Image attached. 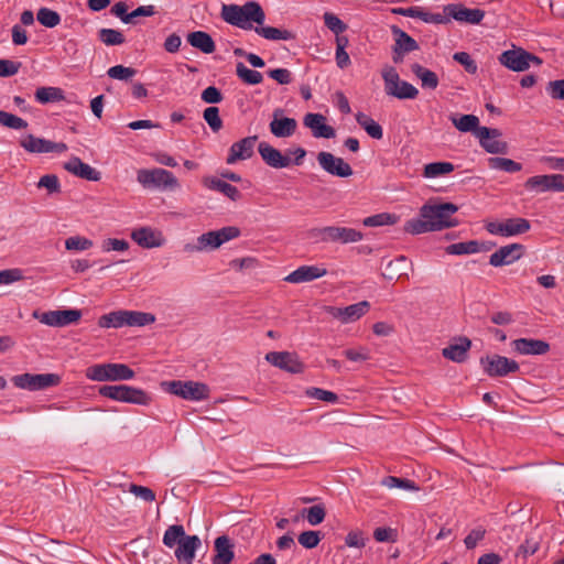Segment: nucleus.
<instances>
[{
  "label": "nucleus",
  "mask_w": 564,
  "mask_h": 564,
  "mask_svg": "<svg viewBox=\"0 0 564 564\" xmlns=\"http://www.w3.org/2000/svg\"><path fill=\"white\" fill-rule=\"evenodd\" d=\"M269 127L274 137L289 138L295 133L297 121L294 118L282 117V110L275 109Z\"/></svg>",
  "instance_id": "obj_23"
},
{
  "label": "nucleus",
  "mask_w": 564,
  "mask_h": 564,
  "mask_svg": "<svg viewBox=\"0 0 564 564\" xmlns=\"http://www.w3.org/2000/svg\"><path fill=\"white\" fill-rule=\"evenodd\" d=\"M305 393L308 398L325 401L328 403H335L338 400V395L336 393L321 388H310L306 390Z\"/></svg>",
  "instance_id": "obj_63"
},
{
  "label": "nucleus",
  "mask_w": 564,
  "mask_h": 564,
  "mask_svg": "<svg viewBox=\"0 0 564 564\" xmlns=\"http://www.w3.org/2000/svg\"><path fill=\"white\" fill-rule=\"evenodd\" d=\"M319 166L328 174L337 177H349L354 171L351 166L341 158L335 156L330 152L322 151L317 154Z\"/></svg>",
  "instance_id": "obj_17"
},
{
  "label": "nucleus",
  "mask_w": 564,
  "mask_h": 564,
  "mask_svg": "<svg viewBox=\"0 0 564 564\" xmlns=\"http://www.w3.org/2000/svg\"><path fill=\"white\" fill-rule=\"evenodd\" d=\"M390 30L393 35L394 46H397V50L405 52L406 54L419 50L417 42L402 29L397 25H391Z\"/></svg>",
  "instance_id": "obj_36"
},
{
  "label": "nucleus",
  "mask_w": 564,
  "mask_h": 564,
  "mask_svg": "<svg viewBox=\"0 0 564 564\" xmlns=\"http://www.w3.org/2000/svg\"><path fill=\"white\" fill-rule=\"evenodd\" d=\"M488 165L492 170L516 173L522 170V165L511 159L494 156L488 159Z\"/></svg>",
  "instance_id": "obj_44"
},
{
  "label": "nucleus",
  "mask_w": 564,
  "mask_h": 564,
  "mask_svg": "<svg viewBox=\"0 0 564 564\" xmlns=\"http://www.w3.org/2000/svg\"><path fill=\"white\" fill-rule=\"evenodd\" d=\"M397 221V216L389 213H381L366 217L362 224L366 227H380L386 225H393Z\"/></svg>",
  "instance_id": "obj_55"
},
{
  "label": "nucleus",
  "mask_w": 564,
  "mask_h": 564,
  "mask_svg": "<svg viewBox=\"0 0 564 564\" xmlns=\"http://www.w3.org/2000/svg\"><path fill=\"white\" fill-rule=\"evenodd\" d=\"M86 377L93 381H127L134 377V371L124 364H97L86 369Z\"/></svg>",
  "instance_id": "obj_5"
},
{
  "label": "nucleus",
  "mask_w": 564,
  "mask_h": 564,
  "mask_svg": "<svg viewBox=\"0 0 564 564\" xmlns=\"http://www.w3.org/2000/svg\"><path fill=\"white\" fill-rule=\"evenodd\" d=\"M404 231L411 235H420L432 231L426 219H410L404 225Z\"/></svg>",
  "instance_id": "obj_60"
},
{
  "label": "nucleus",
  "mask_w": 564,
  "mask_h": 564,
  "mask_svg": "<svg viewBox=\"0 0 564 564\" xmlns=\"http://www.w3.org/2000/svg\"><path fill=\"white\" fill-rule=\"evenodd\" d=\"M327 270L318 265H301L284 278L285 282L299 284L323 278Z\"/></svg>",
  "instance_id": "obj_25"
},
{
  "label": "nucleus",
  "mask_w": 564,
  "mask_h": 564,
  "mask_svg": "<svg viewBox=\"0 0 564 564\" xmlns=\"http://www.w3.org/2000/svg\"><path fill=\"white\" fill-rule=\"evenodd\" d=\"M369 307L368 301H361L346 307H330L329 312L335 318L347 324L359 319L368 312Z\"/></svg>",
  "instance_id": "obj_24"
},
{
  "label": "nucleus",
  "mask_w": 564,
  "mask_h": 564,
  "mask_svg": "<svg viewBox=\"0 0 564 564\" xmlns=\"http://www.w3.org/2000/svg\"><path fill=\"white\" fill-rule=\"evenodd\" d=\"M237 76L248 85H258L262 82L263 76L260 72L248 68L243 63L236 66Z\"/></svg>",
  "instance_id": "obj_47"
},
{
  "label": "nucleus",
  "mask_w": 564,
  "mask_h": 564,
  "mask_svg": "<svg viewBox=\"0 0 564 564\" xmlns=\"http://www.w3.org/2000/svg\"><path fill=\"white\" fill-rule=\"evenodd\" d=\"M392 12L403 17L420 19L426 23L442 24L447 22V18L442 13H431L421 7L395 8Z\"/></svg>",
  "instance_id": "obj_32"
},
{
  "label": "nucleus",
  "mask_w": 564,
  "mask_h": 564,
  "mask_svg": "<svg viewBox=\"0 0 564 564\" xmlns=\"http://www.w3.org/2000/svg\"><path fill=\"white\" fill-rule=\"evenodd\" d=\"M20 145L30 153H62L67 150V145L63 142H53L43 138L28 134L20 141Z\"/></svg>",
  "instance_id": "obj_18"
},
{
  "label": "nucleus",
  "mask_w": 564,
  "mask_h": 564,
  "mask_svg": "<svg viewBox=\"0 0 564 564\" xmlns=\"http://www.w3.org/2000/svg\"><path fill=\"white\" fill-rule=\"evenodd\" d=\"M311 236L319 242H338L343 245L358 242L364 238V235L354 228L338 226L315 228L311 231Z\"/></svg>",
  "instance_id": "obj_7"
},
{
  "label": "nucleus",
  "mask_w": 564,
  "mask_h": 564,
  "mask_svg": "<svg viewBox=\"0 0 564 564\" xmlns=\"http://www.w3.org/2000/svg\"><path fill=\"white\" fill-rule=\"evenodd\" d=\"M187 42L195 48L200 50L205 54H212L216 50V45L212 36L204 31H195L187 35Z\"/></svg>",
  "instance_id": "obj_35"
},
{
  "label": "nucleus",
  "mask_w": 564,
  "mask_h": 564,
  "mask_svg": "<svg viewBox=\"0 0 564 564\" xmlns=\"http://www.w3.org/2000/svg\"><path fill=\"white\" fill-rule=\"evenodd\" d=\"M452 122L462 132L474 131L476 133V130L480 128L479 119L475 115H463L459 118L453 117Z\"/></svg>",
  "instance_id": "obj_48"
},
{
  "label": "nucleus",
  "mask_w": 564,
  "mask_h": 564,
  "mask_svg": "<svg viewBox=\"0 0 564 564\" xmlns=\"http://www.w3.org/2000/svg\"><path fill=\"white\" fill-rule=\"evenodd\" d=\"M127 388V384L102 386L99 388L98 392L101 397L126 403Z\"/></svg>",
  "instance_id": "obj_46"
},
{
  "label": "nucleus",
  "mask_w": 564,
  "mask_h": 564,
  "mask_svg": "<svg viewBox=\"0 0 564 564\" xmlns=\"http://www.w3.org/2000/svg\"><path fill=\"white\" fill-rule=\"evenodd\" d=\"M185 530L181 524L170 525L163 535V544L170 549L174 547L185 535Z\"/></svg>",
  "instance_id": "obj_49"
},
{
  "label": "nucleus",
  "mask_w": 564,
  "mask_h": 564,
  "mask_svg": "<svg viewBox=\"0 0 564 564\" xmlns=\"http://www.w3.org/2000/svg\"><path fill=\"white\" fill-rule=\"evenodd\" d=\"M0 124L14 130L28 128V122L24 119L3 110H0Z\"/></svg>",
  "instance_id": "obj_56"
},
{
  "label": "nucleus",
  "mask_w": 564,
  "mask_h": 564,
  "mask_svg": "<svg viewBox=\"0 0 564 564\" xmlns=\"http://www.w3.org/2000/svg\"><path fill=\"white\" fill-rule=\"evenodd\" d=\"M531 225L525 218L514 217L505 221H490L486 225V229L491 235L502 237H511L529 231Z\"/></svg>",
  "instance_id": "obj_13"
},
{
  "label": "nucleus",
  "mask_w": 564,
  "mask_h": 564,
  "mask_svg": "<svg viewBox=\"0 0 564 564\" xmlns=\"http://www.w3.org/2000/svg\"><path fill=\"white\" fill-rule=\"evenodd\" d=\"M200 545L202 542L197 535L185 534L184 538L177 544V547L175 550V557L180 562L192 564L195 557V552L197 551V549L200 547Z\"/></svg>",
  "instance_id": "obj_29"
},
{
  "label": "nucleus",
  "mask_w": 564,
  "mask_h": 564,
  "mask_svg": "<svg viewBox=\"0 0 564 564\" xmlns=\"http://www.w3.org/2000/svg\"><path fill=\"white\" fill-rule=\"evenodd\" d=\"M165 384L170 393L184 400L203 401L209 397V387L203 382L174 380Z\"/></svg>",
  "instance_id": "obj_8"
},
{
  "label": "nucleus",
  "mask_w": 564,
  "mask_h": 564,
  "mask_svg": "<svg viewBox=\"0 0 564 564\" xmlns=\"http://www.w3.org/2000/svg\"><path fill=\"white\" fill-rule=\"evenodd\" d=\"M36 20L43 26L52 29L61 23V15L52 9L40 8L36 13Z\"/></svg>",
  "instance_id": "obj_50"
},
{
  "label": "nucleus",
  "mask_w": 564,
  "mask_h": 564,
  "mask_svg": "<svg viewBox=\"0 0 564 564\" xmlns=\"http://www.w3.org/2000/svg\"><path fill=\"white\" fill-rule=\"evenodd\" d=\"M258 140L257 135L247 137L238 142L232 143L229 149V154L227 156L226 162L228 164H234L239 160L250 159L253 154V148Z\"/></svg>",
  "instance_id": "obj_26"
},
{
  "label": "nucleus",
  "mask_w": 564,
  "mask_h": 564,
  "mask_svg": "<svg viewBox=\"0 0 564 564\" xmlns=\"http://www.w3.org/2000/svg\"><path fill=\"white\" fill-rule=\"evenodd\" d=\"M524 187L530 192L544 193V192H564V175H536L529 177Z\"/></svg>",
  "instance_id": "obj_14"
},
{
  "label": "nucleus",
  "mask_w": 564,
  "mask_h": 564,
  "mask_svg": "<svg viewBox=\"0 0 564 564\" xmlns=\"http://www.w3.org/2000/svg\"><path fill=\"white\" fill-rule=\"evenodd\" d=\"M324 23L334 34L339 35L347 30V25L334 13L325 12Z\"/></svg>",
  "instance_id": "obj_61"
},
{
  "label": "nucleus",
  "mask_w": 564,
  "mask_h": 564,
  "mask_svg": "<svg viewBox=\"0 0 564 564\" xmlns=\"http://www.w3.org/2000/svg\"><path fill=\"white\" fill-rule=\"evenodd\" d=\"M64 98V91L58 87H40L35 91V99L42 105L57 102Z\"/></svg>",
  "instance_id": "obj_40"
},
{
  "label": "nucleus",
  "mask_w": 564,
  "mask_h": 564,
  "mask_svg": "<svg viewBox=\"0 0 564 564\" xmlns=\"http://www.w3.org/2000/svg\"><path fill=\"white\" fill-rule=\"evenodd\" d=\"M356 121L357 123L370 135L371 138L376 140H380L383 137V130L382 127L375 121L371 117L364 112H358L356 115Z\"/></svg>",
  "instance_id": "obj_38"
},
{
  "label": "nucleus",
  "mask_w": 564,
  "mask_h": 564,
  "mask_svg": "<svg viewBox=\"0 0 564 564\" xmlns=\"http://www.w3.org/2000/svg\"><path fill=\"white\" fill-rule=\"evenodd\" d=\"M321 533L312 530L302 532L297 538L299 543L305 549L316 547L321 542Z\"/></svg>",
  "instance_id": "obj_64"
},
{
  "label": "nucleus",
  "mask_w": 564,
  "mask_h": 564,
  "mask_svg": "<svg viewBox=\"0 0 564 564\" xmlns=\"http://www.w3.org/2000/svg\"><path fill=\"white\" fill-rule=\"evenodd\" d=\"M131 238L140 247L152 249L162 247L165 243V238L160 230L151 227H141L131 232Z\"/></svg>",
  "instance_id": "obj_21"
},
{
  "label": "nucleus",
  "mask_w": 564,
  "mask_h": 564,
  "mask_svg": "<svg viewBox=\"0 0 564 564\" xmlns=\"http://www.w3.org/2000/svg\"><path fill=\"white\" fill-rule=\"evenodd\" d=\"M203 117L214 132H218L223 128V120L219 117V109L217 107L206 108Z\"/></svg>",
  "instance_id": "obj_58"
},
{
  "label": "nucleus",
  "mask_w": 564,
  "mask_h": 564,
  "mask_svg": "<svg viewBox=\"0 0 564 564\" xmlns=\"http://www.w3.org/2000/svg\"><path fill=\"white\" fill-rule=\"evenodd\" d=\"M138 183L145 189L174 191L180 187L175 175L164 169H140L137 172Z\"/></svg>",
  "instance_id": "obj_4"
},
{
  "label": "nucleus",
  "mask_w": 564,
  "mask_h": 564,
  "mask_svg": "<svg viewBox=\"0 0 564 564\" xmlns=\"http://www.w3.org/2000/svg\"><path fill=\"white\" fill-rule=\"evenodd\" d=\"M98 37L107 46L121 45L124 43L123 34L115 29H100Z\"/></svg>",
  "instance_id": "obj_53"
},
{
  "label": "nucleus",
  "mask_w": 564,
  "mask_h": 564,
  "mask_svg": "<svg viewBox=\"0 0 564 564\" xmlns=\"http://www.w3.org/2000/svg\"><path fill=\"white\" fill-rule=\"evenodd\" d=\"M471 347V340L467 337H458L454 343L443 348L442 355L444 358L457 364L466 361L468 351Z\"/></svg>",
  "instance_id": "obj_27"
},
{
  "label": "nucleus",
  "mask_w": 564,
  "mask_h": 564,
  "mask_svg": "<svg viewBox=\"0 0 564 564\" xmlns=\"http://www.w3.org/2000/svg\"><path fill=\"white\" fill-rule=\"evenodd\" d=\"M258 151L262 160L271 167L283 169L291 164L290 158L283 155L278 149L267 142H261Z\"/></svg>",
  "instance_id": "obj_31"
},
{
  "label": "nucleus",
  "mask_w": 564,
  "mask_h": 564,
  "mask_svg": "<svg viewBox=\"0 0 564 564\" xmlns=\"http://www.w3.org/2000/svg\"><path fill=\"white\" fill-rule=\"evenodd\" d=\"M220 18L228 24L242 30H254L252 23L262 25L265 21V13L257 1H248L242 6H221Z\"/></svg>",
  "instance_id": "obj_1"
},
{
  "label": "nucleus",
  "mask_w": 564,
  "mask_h": 564,
  "mask_svg": "<svg viewBox=\"0 0 564 564\" xmlns=\"http://www.w3.org/2000/svg\"><path fill=\"white\" fill-rule=\"evenodd\" d=\"M303 123L312 131L314 138L330 139L335 137V129L326 123V117L322 113H306Z\"/></svg>",
  "instance_id": "obj_22"
},
{
  "label": "nucleus",
  "mask_w": 564,
  "mask_h": 564,
  "mask_svg": "<svg viewBox=\"0 0 564 564\" xmlns=\"http://www.w3.org/2000/svg\"><path fill=\"white\" fill-rule=\"evenodd\" d=\"M486 535V529L481 525L474 528L464 539V544L467 550L475 549Z\"/></svg>",
  "instance_id": "obj_62"
},
{
  "label": "nucleus",
  "mask_w": 564,
  "mask_h": 564,
  "mask_svg": "<svg viewBox=\"0 0 564 564\" xmlns=\"http://www.w3.org/2000/svg\"><path fill=\"white\" fill-rule=\"evenodd\" d=\"M12 382L20 389L37 391L57 386L61 382V378L55 373H23L14 376Z\"/></svg>",
  "instance_id": "obj_11"
},
{
  "label": "nucleus",
  "mask_w": 564,
  "mask_h": 564,
  "mask_svg": "<svg viewBox=\"0 0 564 564\" xmlns=\"http://www.w3.org/2000/svg\"><path fill=\"white\" fill-rule=\"evenodd\" d=\"M480 365L484 372L489 377H506L518 372L520 369L516 360L497 354L482 356Z\"/></svg>",
  "instance_id": "obj_9"
},
{
  "label": "nucleus",
  "mask_w": 564,
  "mask_h": 564,
  "mask_svg": "<svg viewBox=\"0 0 564 564\" xmlns=\"http://www.w3.org/2000/svg\"><path fill=\"white\" fill-rule=\"evenodd\" d=\"M137 74V69L132 67H127L123 65H116L110 67L107 70V75L110 78L118 79V80H129Z\"/></svg>",
  "instance_id": "obj_59"
},
{
  "label": "nucleus",
  "mask_w": 564,
  "mask_h": 564,
  "mask_svg": "<svg viewBox=\"0 0 564 564\" xmlns=\"http://www.w3.org/2000/svg\"><path fill=\"white\" fill-rule=\"evenodd\" d=\"M498 59L501 65L513 72H524L530 67L531 63H535L536 65L542 63L540 57L521 47L502 52Z\"/></svg>",
  "instance_id": "obj_10"
},
{
  "label": "nucleus",
  "mask_w": 564,
  "mask_h": 564,
  "mask_svg": "<svg viewBox=\"0 0 564 564\" xmlns=\"http://www.w3.org/2000/svg\"><path fill=\"white\" fill-rule=\"evenodd\" d=\"M126 310L113 311L108 314L101 315L98 319V325L101 328H120L126 326Z\"/></svg>",
  "instance_id": "obj_41"
},
{
  "label": "nucleus",
  "mask_w": 564,
  "mask_h": 564,
  "mask_svg": "<svg viewBox=\"0 0 564 564\" xmlns=\"http://www.w3.org/2000/svg\"><path fill=\"white\" fill-rule=\"evenodd\" d=\"M302 516L306 518L311 525H318L325 519L326 511L323 505H315L302 510Z\"/></svg>",
  "instance_id": "obj_54"
},
{
  "label": "nucleus",
  "mask_w": 564,
  "mask_h": 564,
  "mask_svg": "<svg viewBox=\"0 0 564 564\" xmlns=\"http://www.w3.org/2000/svg\"><path fill=\"white\" fill-rule=\"evenodd\" d=\"M32 316L51 327H64L77 323L82 317L79 310H56L48 312L34 311Z\"/></svg>",
  "instance_id": "obj_12"
},
{
  "label": "nucleus",
  "mask_w": 564,
  "mask_h": 564,
  "mask_svg": "<svg viewBox=\"0 0 564 564\" xmlns=\"http://www.w3.org/2000/svg\"><path fill=\"white\" fill-rule=\"evenodd\" d=\"M381 485L389 488V489H403V490H410V491H417L420 488L419 486L410 479L406 478H399L394 476H387L381 480Z\"/></svg>",
  "instance_id": "obj_45"
},
{
  "label": "nucleus",
  "mask_w": 564,
  "mask_h": 564,
  "mask_svg": "<svg viewBox=\"0 0 564 564\" xmlns=\"http://www.w3.org/2000/svg\"><path fill=\"white\" fill-rule=\"evenodd\" d=\"M265 360L272 366L290 373L295 375L304 371V365L295 352L270 351L265 355Z\"/></svg>",
  "instance_id": "obj_16"
},
{
  "label": "nucleus",
  "mask_w": 564,
  "mask_h": 564,
  "mask_svg": "<svg viewBox=\"0 0 564 564\" xmlns=\"http://www.w3.org/2000/svg\"><path fill=\"white\" fill-rule=\"evenodd\" d=\"M479 250V243L476 240L452 243L446 248L448 254H471Z\"/></svg>",
  "instance_id": "obj_52"
},
{
  "label": "nucleus",
  "mask_w": 564,
  "mask_h": 564,
  "mask_svg": "<svg viewBox=\"0 0 564 564\" xmlns=\"http://www.w3.org/2000/svg\"><path fill=\"white\" fill-rule=\"evenodd\" d=\"M64 169L67 172L74 174L75 176H78V177L87 180V181L97 182L101 178V173L99 171H97L89 164L84 163L77 156H73L67 162H65Z\"/></svg>",
  "instance_id": "obj_28"
},
{
  "label": "nucleus",
  "mask_w": 564,
  "mask_h": 564,
  "mask_svg": "<svg viewBox=\"0 0 564 564\" xmlns=\"http://www.w3.org/2000/svg\"><path fill=\"white\" fill-rule=\"evenodd\" d=\"M523 246L520 243H511L500 247L491 253L489 264L492 267L509 265L522 257Z\"/></svg>",
  "instance_id": "obj_20"
},
{
  "label": "nucleus",
  "mask_w": 564,
  "mask_h": 564,
  "mask_svg": "<svg viewBox=\"0 0 564 564\" xmlns=\"http://www.w3.org/2000/svg\"><path fill=\"white\" fill-rule=\"evenodd\" d=\"M455 166L451 162H432L424 166L423 175L426 178H436L452 173Z\"/></svg>",
  "instance_id": "obj_42"
},
{
  "label": "nucleus",
  "mask_w": 564,
  "mask_h": 564,
  "mask_svg": "<svg viewBox=\"0 0 564 564\" xmlns=\"http://www.w3.org/2000/svg\"><path fill=\"white\" fill-rule=\"evenodd\" d=\"M203 185L208 189L217 191V192L224 194L225 196H227L228 198H230L234 202L238 200L241 196L239 189L236 186H234L216 176L203 177Z\"/></svg>",
  "instance_id": "obj_33"
},
{
  "label": "nucleus",
  "mask_w": 564,
  "mask_h": 564,
  "mask_svg": "<svg viewBox=\"0 0 564 564\" xmlns=\"http://www.w3.org/2000/svg\"><path fill=\"white\" fill-rule=\"evenodd\" d=\"M457 210L458 207L452 203L423 205L420 215L427 220L432 231H438L457 226L458 223L452 218Z\"/></svg>",
  "instance_id": "obj_3"
},
{
  "label": "nucleus",
  "mask_w": 564,
  "mask_h": 564,
  "mask_svg": "<svg viewBox=\"0 0 564 564\" xmlns=\"http://www.w3.org/2000/svg\"><path fill=\"white\" fill-rule=\"evenodd\" d=\"M476 137L479 139L480 145L491 154L508 153L507 142L500 140L501 132L498 129L480 127L476 130Z\"/></svg>",
  "instance_id": "obj_15"
},
{
  "label": "nucleus",
  "mask_w": 564,
  "mask_h": 564,
  "mask_svg": "<svg viewBox=\"0 0 564 564\" xmlns=\"http://www.w3.org/2000/svg\"><path fill=\"white\" fill-rule=\"evenodd\" d=\"M127 390L126 403L149 405L152 401L151 395L142 389L128 386Z\"/></svg>",
  "instance_id": "obj_51"
},
{
  "label": "nucleus",
  "mask_w": 564,
  "mask_h": 564,
  "mask_svg": "<svg viewBox=\"0 0 564 564\" xmlns=\"http://www.w3.org/2000/svg\"><path fill=\"white\" fill-rule=\"evenodd\" d=\"M126 326H147L155 322V316L151 313L139 311H126Z\"/></svg>",
  "instance_id": "obj_43"
},
{
  "label": "nucleus",
  "mask_w": 564,
  "mask_h": 564,
  "mask_svg": "<svg viewBox=\"0 0 564 564\" xmlns=\"http://www.w3.org/2000/svg\"><path fill=\"white\" fill-rule=\"evenodd\" d=\"M93 246V240L83 236H72L65 240V248L69 251H85Z\"/></svg>",
  "instance_id": "obj_57"
},
{
  "label": "nucleus",
  "mask_w": 564,
  "mask_h": 564,
  "mask_svg": "<svg viewBox=\"0 0 564 564\" xmlns=\"http://www.w3.org/2000/svg\"><path fill=\"white\" fill-rule=\"evenodd\" d=\"M411 69L412 73L421 80L423 88L435 89L438 86V77L434 72L417 63L413 64Z\"/></svg>",
  "instance_id": "obj_39"
},
{
  "label": "nucleus",
  "mask_w": 564,
  "mask_h": 564,
  "mask_svg": "<svg viewBox=\"0 0 564 564\" xmlns=\"http://www.w3.org/2000/svg\"><path fill=\"white\" fill-rule=\"evenodd\" d=\"M386 94L398 99H414L419 90L410 83L401 80L393 66L386 65L381 72Z\"/></svg>",
  "instance_id": "obj_6"
},
{
  "label": "nucleus",
  "mask_w": 564,
  "mask_h": 564,
  "mask_svg": "<svg viewBox=\"0 0 564 564\" xmlns=\"http://www.w3.org/2000/svg\"><path fill=\"white\" fill-rule=\"evenodd\" d=\"M443 15L447 18V22L454 19L458 22L479 24L485 17V12L480 9L465 8L462 4H448L444 8Z\"/></svg>",
  "instance_id": "obj_19"
},
{
  "label": "nucleus",
  "mask_w": 564,
  "mask_h": 564,
  "mask_svg": "<svg viewBox=\"0 0 564 564\" xmlns=\"http://www.w3.org/2000/svg\"><path fill=\"white\" fill-rule=\"evenodd\" d=\"M215 551L213 564H230L234 560L232 544L226 535L218 536L215 540Z\"/></svg>",
  "instance_id": "obj_34"
},
{
  "label": "nucleus",
  "mask_w": 564,
  "mask_h": 564,
  "mask_svg": "<svg viewBox=\"0 0 564 564\" xmlns=\"http://www.w3.org/2000/svg\"><path fill=\"white\" fill-rule=\"evenodd\" d=\"M511 345L521 355H544L550 350L549 343L542 339L518 338Z\"/></svg>",
  "instance_id": "obj_30"
},
{
  "label": "nucleus",
  "mask_w": 564,
  "mask_h": 564,
  "mask_svg": "<svg viewBox=\"0 0 564 564\" xmlns=\"http://www.w3.org/2000/svg\"><path fill=\"white\" fill-rule=\"evenodd\" d=\"M239 236L240 229L235 226H227L218 230H210L198 236L195 243H186L184 246V251L188 253L214 251L224 243L238 238Z\"/></svg>",
  "instance_id": "obj_2"
},
{
  "label": "nucleus",
  "mask_w": 564,
  "mask_h": 564,
  "mask_svg": "<svg viewBox=\"0 0 564 564\" xmlns=\"http://www.w3.org/2000/svg\"><path fill=\"white\" fill-rule=\"evenodd\" d=\"M254 32L258 35L264 37L265 40H270V41H279V40L290 41L295 37L293 32H291L289 30H281V29L273 28V26H263V24L254 26Z\"/></svg>",
  "instance_id": "obj_37"
}]
</instances>
